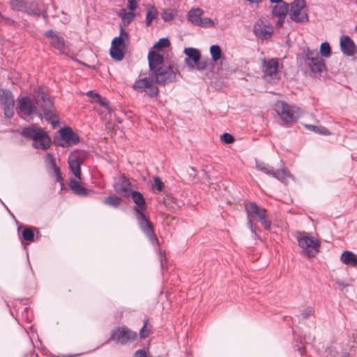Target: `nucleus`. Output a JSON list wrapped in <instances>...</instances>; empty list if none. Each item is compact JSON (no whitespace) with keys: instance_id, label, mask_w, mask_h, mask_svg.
<instances>
[{"instance_id":"obj_51","label":"nucleus","mask_w":357,"mask_h":357,"mask_svg":"<svg viewBox=\"0 0 357 357\" xmlns=\"http://www.w3.org/2000/svg\"><path fill=\"white\" fill-rule=\"evenodd\" d=\"M119 37H122L124 40H128V32L126 31L122 26L120 28V36Z\"/></svg>"},{"instance_id":"obj_44","label":"nucleus","mask_w":357,"mask_h":357,"mask_svg":"<svg viewBox=\"0 0 357 357\" xmlns=\"http://www.w3.org/2000/svg\"><path fill=\"white\" fill-rule=\"evenodd\" d=\"M47 157L49 159L50 164L53 171L56 169H59V167L56 165V160L54 158V155L52 153L47 152Z\"/></svg>"},{"instance_id":"obj_58","label":"nucleus","mask_w":357,"mask_h":357,"mask_svg":"<svg viewBox=\"0 0 357 357\" xmlns=\"http://www.w3.org/2000/svg\"><path fill=\"white\" fill-rule=\"evenodd\" d=\"M161 266H162V268L163 267V264L162 261H161Z\"/></svg>"},{"instance_id":"obj_35","label":"nucleus","mask_w":357,"mask_h":357,"mask_svg":"<svg viewBox=\"0 0 357 357\" xmlns=\"http://www.w3.org/2000/svg\"><path fill=\"white\" fill-rule=\"evenodd\" d=\"M158 16V11L154 6H152L148 10L146 16V26H149L152 21L155 19Z\"/></svg>"},{"instance_id":"obj_27","label":"nucleus","mask_w":357,"mask_h":357,"mask_svg":"<svg viewBox=\"0 0 357 357\" xmlns=\"http://www.w3.org/2000/svg\"><path fill=\"white\" fill-rule=\"evenodd\" d=\"M119 16L121 17L124 26L130 24L135 19V15L132 12H127L125 9H121L119 12Z\"/></svg>"},{"instance_id":"obj_19","label":"nucleus","mask_w":357,"mask_h":357,"mask_svg":"<svg viewBox=\"0 0 357 357\" xmlns=\"http://www.w3.org/2000/svg\"><path fill=\"white\" fill-rule=\"evenodd\" d=\"M83 160L76 154L72 153L68 157L69 168L73 175L78 179H81V165Z\"/></svg>"},{"instance_id":"obj_33","label":"nucleus","mask_w":357,"mask_h":357,"mask_svg":"<svg viewBox=\"0 0 357 357\" xmlns=\"http://www.w3.org/2000/svg\"><path fill=\"white\" fill-rule=\"evenodd\" d=\"M110 56L115 61H121L124 57V54L121 50V47H118L112 45L110 48Z\"/></svg>"},{"instance_id":"obj_55","label":"nucleus","mask_w":357,"mask_h":357,"mask_svg":"<svg viewBox=\"0 0 357 357\" xmlns=\"http://www.w3.org/2000/svg\"><path fill=\"white\" fill-rule=\"evenodd\" d=\"M298 351L300 353L301 355H303L305 352V347H298Z\"/></svg>"},{"instance_id":"obj_25","label":"nucleus","mask_w":357,"mask_h":357,"mask_svg":"<svg viewBox=\"0 0 357 357\" xmlns=\"http://www.w3.org/2000/svg\"><path fill=\"white\" fill-rule=\"evenodd\" d=\"M342 261L347 265L357 266V257L351 251H345L341 255Z\"/></svg>"},{"instance_id":"obj_31","label":"nucleus","mask_w":357,"mask_h":357,"mask_svg":"<svg viewBox=\"0 0 357 357\" xmlns=\"http://www.w3.org/2000/svg\"><path fill=\"white\" fill-rule=\"evenodd\" d=\"M153 326L149 323L148 319H144V326L139 331V336L141 339H145L152 333Z\"/></svg>"},{"instance_id":"obj_1","label":"nucleus","mask_w":357,"mask_h":357,"mask_svg":"<svg viewBox=\"0 0 357 357\" xmlns=\"http://www.w3.org/2000/svg\"><path fill=\"white\" fill-rule=\"evenodd\" d=\"M37 108L40 115L43 113L46 119L51 121L53 126L58 123V116L55 114L53 101L47 97L42 86L33 90V100L27 96L19 100L16 110L19 115L31 116L36 112Z\"/></svg>"},{"instance_id":"obj_4","label":"nucleus","mask_w":357,"mask_h":357,"mask_svg":"<svg viewBox=\"0 0 357 357\" xmlns=\"http://www.w3.org/2000/svg\"><path fill=\"white\" fill-rule=\"evenodd\" d=\"M245 208L248 218V227L253 234L257 236V227L253 226L252 219L258 220L266 230L271 229V220L268 217L266 209L259 206L255 202L247 203Z\"/></svg>"},{"instance_id":"obj_40","label":"nucleus","mask_w":357,"mask_h":357,"mask_svg":"<svg viewBox=\"0 0 357 357\" xmlns=\"http://www.w3.org/2000/svg\"><path fill=\"white\" fill-rule=\"evenodd\" d=\"M170 45V42L167 38H160L153 46L155 49H162L168 47Z\"/></svg>"},{"instance_id":"obj_26","label":"nucleus","mask_w":357,"mask_h":357,"mask_svg":"<svg viewBox=\"0 0 357 357\" xmlns=\"http://www.w3.org/2000/svg\"><path fill=\"white\" fill-rule=\"evenodd\" d=\"M25 13L29 15H36L40 16L41 14V10L38 6V4L36 1H33L31 2H27L26 3Z\"/></svg>"},{"instance_id":"obj_12","label":"nucleus","mask_w":357,"mask_h":357,"mask_svg":"<svg viewBox=\"0 0 357 357\" xmlns=\"http://www.w3.org/2000/svg\"><path fill=\"white\" fill-rule=\"evenodd\" d=\"M44 36L49 39L50 44L56 49L61 54H67L68 46L64 38L52 29L45 31Z\"/></svg>"},{"instance_id":"obj_36","label":"nucleus","mask_w":357,"mask_h":357,"mask_svg":"<svg viewBox=\"0 0 357 357\" xmlns=\"http://www.w3.org/2000/svg\"><path fill=\"white\" fill-rule=\"evenodd\" d=\"M210 52L211 54L212 59L214 61H218L222 54V51L219 45H213L210 47Z\"/></svg>"},{"instance_id":"obj_21","label":"nucleus","mask_w":357,"mask_h":357,"mask_svg":"<svg viewBox=\"0 0 357 357\" xmlns=\"http://www.w3.org/2000/svg\"><path fill=\"white\" fill-rule=\"evenodd\" d=\"M184 53L188 56V58L185 59L186 64L190 68L194 69L195 65L193 63L198 62L201 57L199 51L193 47H188L184 50Z\"/></svg>"},{"instance_id":"obj_3","label":"nucleus","mask_w":357,"mask_h":357,"mask_svg":"<svg viewBox=\"0 0 357 357\" xmlns=\"http://www.w3.org/2000/svg\"><path fill=\"white\" fill-rule=\"evenodd\" d=\"M129 195L131 196L133 202L136 204L134 211L141 230L152 243H158L153 225L144 214L147 204L143 195L139 191L132 190L130 192Z\"/></svg>"},{"instance_id":"obj_6","label":"nucleus","mask_w":357,"mask_h":357,"mask_svg":"<svg viewBox=\"0 0 357 357\" xmlns=\"http://www.w3.org/2000/svg\"><path fill=\"white\" fill-rule=\"evenodd\" d=\"M299 59L312 73H322L326 68L325 63L317 50L304 48L299 55Z\"/></svg>"},{"instance_id":"obj_28","label":"nucleus","mask_w":357,"mask_h":357,"mask_svg":"<svg viewBox=\"0 0 357 357\" xmlns=\"http://www.w3.org/2000/svg\"><path fill=\"white\" fill-rule=\"evenodd\" d=\"M34 231L38 234L39 229L36 227H24L22 232V238L25 241L33 242L34 241Z\"/></svg>"},{"instance_id":"obj_50","label":"nucleus","mask_w":357,"mask_h":357,"mask_svg":"<svg viewBox=\"0 0 357 357\" xmlns=\"http://www.w3.org/2000/svg\"><path fill=\"white\" fill-rule=\"evenodd\" d=\"M133 357H148V356L144 350L139 349L134 353Z\"/></svg>"},{"instance_id":"obj_43","label":"nucleus","mask_w":357,"mask_h":357,"mask_svg":"<svg viewBox=\"0 0 357 357\" xmlns=\"http://www.w3.org/2000/svg\"><path fill=\"white\" fill-rule=\"evenodd\" d=\"M153 188L156 189L158 192L162 191L164 188V183H162L160 177L155 176L154 178Z\"/></svg>"},{"instance_id":"obj_39","label":"nucleus","mask_w":357,"mask_h":357,"mask_svg":"<svg viewBox=\"0 0 357 357\" xmlns=\"http://www.w3.org/2000/svg\"><path fill=\"white\" fill-rule=\"evenodd\" d=\"M314 314V307L308 306L303 310V311L301 313V317L304 319H309L311 316H313Z\"/></svg>"},{"instance_id":"obj_38","label":"nucleus","mask_w":357,"mask_h":357,"mask_svg":"<svg viewBox=\"0 0 357 357\" xmlns=\"http://www.w3.org/2000/svg\"><path fill=\"white\" fill-rule=\"evenodd\" d=\"M161 17L165 22H169L173 20L175 17V13L172 10L163 9Z\"/></svg>"},{"instance_id":"obj_15","label":"nucleus","mask_w":357,"mask_h":357,"mask_svg":"<svg viewBox=\"0 0 357 357\" xmlns=\"http://www.w3.org/2000/svg\"><path fill=\"white\" fill-rule=\"evenodd\" d=\"M253 32L257 36L265 39L272 35L273 28L266 20L261 18L255 24Z\"/></svg>"},{"instance_id":"obj_59","label":"nucleus","mask_w":357,"mask_h":357,"mask_svg":"<svg viewBox=\"0 0 357 357\" xmlns=\"http://www.w3.org/2000/svg\"><path fill=\"white\" fill-rule=\"evenodd\" d=\"M356 30L357 31V24H356Z\"/></svg>"},{"instance_id":"obj_24","label":"nucleus","mask_w":357,"mask_h":357,"mask_svg":"<svg viewBox=\"0 0 357 357\" xmlns=\"http://www.w3.org/2000/svg\"><path fill=\"white\" fill-rule=\"evenodd\" d=\"M288 10V4L286 2H282L273 6L272 14L275 17H286Z\"/></svg>"},{"instance_id":"obj_2","label":"nucleus","mask_w":357,"mask_h":357,"mask_svg":"<svg viewBox=\"0 0 357 357\" xmlns=\"http://www.w3.org/2000/svg\"><path fill=\"white\" fill-rule=\"evenodd\" d=\"M149 75L151 80L148 77L140 78L135 81L132 88L139 93L146 92L151 98L157 97L159 93V89L153 84V80L160 85H165L176 80V74L170 66L158 68L149 72Z\"/></svg>"},{"instance_id":"obj_30","label":"nucleus","mask_w":357,"mask_h":357,"mask_svg":"<svg viewBox=\"0 0 357 357\" xmlns=\"http://www.w3.org/2000/svg\"><path fill=\"white\" fill-rule=\"evenodd\" d=\"M289 174V172L287 169L274 170L273 168H271L270 176H272L280 181H283Z\"/></svg>"},{"instance_id":"obj_56","label":"nucleus","mask_w":357,"mask_h":357,"mask_svg":"<svg viewBox=\"0 0 357 357\" xmlns=\"http://www.w3.org/2000/svg\"><path fill=\"white\" fill-rule=\"evenodd\" d=\"M271 3H281L283 1V0H270Z\"/></svg>"},{"instance_id":"obj_9","label":"nucleus","mask_w":357,"mask_h":357,"mask_svg":"<svg viewBox=\"0 0 357 357\" xmlns=\"http://www.w3.org/2000/svg\"><path fill=\"white\" fill-rule=\"evenodd\" d=\"M305 6L306 2L305 0H294L291 5L289 11L290 19L296 23H307L309 16L306 12L302 11Z\"/></svg>"},{"instance_id":"obj_53","label":"nucleus","mask_w":357,"mask_h":357,"mask_svg":"<svg viewBox=\"0 0 357 357\" xmlns=\"http://www.w3.org/2000/svg\"><path fill=\"white\" fill-rule=\"evenodd\" d=\"M278 17V20L276 22V26L278 28H280L284 24L285 17Z\"/></svg>"},{"instance_id":"obj_22","label":"nucleus","mask_w":357,"mask_h":357,"mask_svg":"<svg viewBox=\"0 0 357 357\" xmlns=\"http://www.w3.org/2000/svg\"><path fill=\"white\" fill-rule=\"evenodd\" d=\"M163 204L170 211L176 212L183 205V202L172 196L167 195L163 199Z\"/></svg>"},{"instance_id":"obj_29","label":"nucleus","mask_w":357,"mask_h":357,"mask_svg":"<svg viewBox=\"0 0 357 357\" xmlns=\"http://www.w3.org/2000/svg\"><path fill=\"white\" fill-rule=\"evenodd\" d=\"M121 201V198L117 195H109L103 200V204L112 208H117L120 206Z\"/></svg>"},{"instance_id":"obj_46","label":"nucleus","mask_w":357,"mask_h":357,"mask_svg":"<svg viewBox=\"0 0 357 357\" xmlns=\"http://www.w3.org/2000/svg\"><path fill=\"white\" fill-rule=\"evenodd\" d=\"M94 102L98 103L100 106L106 109L109 108V102L105 98H102L100 95H99V98L95 100Z\"/></svg>"},{"instance_id":"obj_47","label":"nucleus","mask_w":357,"mask_h":357,"mask_svg":"<svg viewBox=\"0 0 357 357\" xmlns=\"http://www.w3.org/2000/svg\"><path fill=\"white\" fill-rule=\"evenodd\" d=\"M193 64L195 65V68L197 69L198 70H204L207 66L206 62L202 61L200 59L198 62L194 63Z\"/></svg>"},{"instance_id":"obj_34","label":"nucleus","mask_w":357,"mask_h":357,"mask_svg":"<svg viewBox=\"0 0 357 357\" xmlns=\"http://www.w3.org/2000/svg\"><path fill=\"white\" fill-rule=\"evenodd\" d=\"M305 127L311 131H313L316 133L321 134L324 135H331V132L324 126H316L312 124L305 125Z\"/></svg>"},{"instance_id":"obj_16","label":"nucleus","mask_w":357,"mask_h":357,"mask_svg":"<svg viewBox=\"0 0 357 357\" xmlns=\"http://www.w3.org/2000/svg\"><path fill=\"white\" fill-rule=\"evenodd\" d=\"M340 49L342 53L349 56H354L356 52V45L348 36H342L340 40Z\"/></svg>"},{"instance_id":"obj_14","label":"nucleus","mask_w":357,"mask_h":357,"mask_svg":"<svg viewBox=\"0 0 357 357\" xmlns=\"http://www.w3.org/2000/svg\"><path fill=\"white\" fill-rule=\"evenodd\" d=\"M278 62L276 59H271L268 61L264 59L262 65V72L264 77L268 81L278 79Z\"/></svg>"},{"instance_id":"obj_11","label":"nucleus","mask_w":357,"mask_h":357,"mask_svg":"<svg viewBox=\"0 0 357 357\" xmlns=\"http://www.w3.org/2000/svg\"><path fill=\"white\" fill-rule=\"evenodd\" d=\"M204 14L202 9L199 8H192L187 13V18L189 22L196 26L201 27H212L214 26V22L210 18H202V15Z\"/></svg>"},{"instance_id":"obj_41","label":"nucleus","mask_w":357,"mask_h":357,"mask_svg":"<svg viewBox=\"0 0 357 357\" xmlns=\"http://www.w3.org/2000/svg\"><path fill=\"white\" fill-rule=\"evenodd\" d=\"M125 40L122 37H115L112 41V46L125 48Z\"/></svg>"},{"instance_id":"obj_5","label":"nucleus","mask_w":357,"mask_h":357,"mask_svg":"<svg viewBox=\"0 0 357 357\" xmlns=\"http://www.w3.org/2000/svg\"><path fill=\"white\" fill-rule=\"evenodd\" d=\"M21 135L26 139H32V145L37 149L45 150L52 144V140L47 132L42 128L35 125L23 128Z\"/></svg>"},{"instance_id":"obj_8","label":"nucleus","mask_w":357,"mask_h":357,"mask_svg":"<svg viewBox=\"0 0 357 357\" xmlns=\"http://www.w3.org/2000/svg\"><path fill=\"white\" fill-rule=\"evenodd\" d=\"M275 112L282 120L283 124L289 126L298 118L299 108L285 102L278 101L275 104Z\"/></svg>"},{"instance_id":"obj_48","label":"nucleus","mask_w":357,"mask_h":357,"mask_svg":"<svg viewBox=\"0 0 357 357\" xmlns=\"http://www.w3.org/2000/svg\"><path fill=\"white\" fill-rule=\"evenodd\" d=\"M56 178V181L63 185V178L62 177L60 169H56L53 171Z\"/></svg>"},{"instance_id":"obj_54","label":"nucleus","mask_w":357,"mask_h":357,"mask_svg":"<svg viewBox=\"0 0 357 357\" xmlns=\"http://www.w3.org/2000/svg\"><path fill=\"white\" fill-rule=\"evenodd\" d=\"M4 20H5V22L8 24H13V25L15 26L17 24L15 21L10 19V18H7V17L4 18Z\"/></svg>"},{"instance_id":"obj_10","label":"nucleus","mask_w":357,"mask_h":357,"mask_svg":"<svg viewBox=\"0 0 357 357\" xmlns=\"http://www.w3.org/2000/svg\"><path fill=\"white\" fill-rule=\"evenodd\" d=\"M137 338V333L131 331L128 327H118L111 333V337L109 340H113L117 344H126L130 341L135 340Z\"/></svg>"},{"instance_id":"obj_57","label":"nucleus","mask_w":357,"mask_h":357,"mask_svg":"<svg viewBox=\"0 0 357 357\" xmlns=\"http://www.w3.org/2000/svg\"><path fill=\"white\" fill-rule=\"evenodd\" d=\"M248 1L250 2V3H259L261 2L262 0H247Z\"/></svg>"},{"instance_id":"obj_7","label":"nucleus","mask_w":357,"mask_h":357,"mask_svg":"<svg viewBox=\"0 0 357 357\" xmlns=\"http://www.w3.org/2000/svg\"><path fill=\"white\" fill-rule=\"evenodd\" d=\"M296 238L299 247L307 257H314L319 252L320 241L307 232H298Z\"/></svg>"},{"instance_id":"obj_13","label":"nucleus","mask_w":357,"mask_h":357,"mask_svg":"<svg viewBox=\"0 0 357 357\" xmlns=\"http://www.w3.org/2000/svg\"><path fill=\"white\" fill-rule=\"evenodd\" d=\"M0 102L3 107L5 116L10 119L14 115L15 100L12 92L8 89L0 90Z\"/></svg>"},{"instance_id":"obj_37","label":"nucleus","mask_w":357,"mask_h":357,"mask_svg":"<svg viewBox=\"0 0 357 357\" xmlns=\"http://www.w3.org/2000/svg\"><path fill=\"white\" fill-rule=\"evenodd\" d=\"M320 54L322 56L328 58L331 54V50L328 43L324 42L321 43L320 47Z\"/></svg>"},{"instance_id":"obj_32","label":"nucleus","mask_w":357,"mask_h":357,"mask_svg":"<svg viewBox=\"0 0 357 357\" xmlns=\"http://www.w3.org/2000/svg\"><path fill=\"white\" fill-rule=\"evenodd\" d=\"M10 6L13 10L24 13L26 1L24 0H10Z\"/></svg>"},{"instance_id":"obj_49","label":"nucleus","mask_w":357,"mask_h":357,"mask_svg":"<svg viewBox=\"0 0 357 357\" xmlns=\"http://www.w3.org/2000/svg\"><path fill=\"white\" fill-rule=\"evenodd\" d=\"M88 97L91 98L93 102H95V100L99 98V93L94 92L93 91H89L86 93Z\"/></svg>"},{"instance_id":"obj_42","label":"nucleus","mask_w":357,"mask_h":357,"mask_svg":"<svg viewBox=\"0 0 357 357\" xmlns=\"http://www.w3.org/2000/svg\"><path fill=\"white\" fill-rule=\"evenodd\" d=\"M257 167L258 169H259L260 171L264 172L265 174H266L268 175H270V174L271 172V168L269 169L268 165H266L264 162H257Z\"/></svg>"},{"instance_id":"obj_20","label":"nucleus","mask_w":357,"mask_h":357,"mask_svg":"<svg viewBox=\"0 0 357 357\" xmlns=\"http://www.w3.org/2000/svg\"><path fill=\"white\" fill-rule=\"evenodd\" d=\"M148 61L149 66V72L164 66L163 61L164 58L162 55L156 53L154 51H150L148 55Z\"/></svg>"},{"instance_id":"obj_45","label":"nucleus","mask_w":357,"mask_h":357,"mask_svg":"<svg viewBox=\"0 0 357 357\" xmlns=\"http://www.w3.org/2000/svg\"><path fill=\"white\" fill-rule=\"evenodd\" d=\"M221 140L225 144H231L234 141V137L229 133H224L221 136Z\"/></svg>"},{"instance_id":"obj_18","label":"nucleus","mask_w":357,"mask_h":357,"mask_svg":"<svg viewBox=\"0 0 357 357\" xmlns=\"http://www.w3.org/2000/svg\"><path fill=\"white\" fill-rule=\"evenodd\" d=\"M62 139H63L67 146L77 144L79 142V136L75 134L71 128L65 127L59 130Z\"/></svg>"},{"instance_id":"obj_52","label":"nucleus","mask_w":357,"mask_h":357,"mask_svg":"<svg viewBox=\"0 0 357 357\" xmlns=\"http://www.w3.org/2000/svg\"><path fill=\"white\" fill-rule=\"evenodd\" d=\"M137 1L135 0L128 1V8L130 10H135L137 8Z\"/></svg>"},{"instance_id":"obj_17","label":"nucleus","mask_w":357,"mask_h":357,"mask_svg":"<svg viewBox=\"0 0 357 357\" xmlns=\"http://www.w3.org/2000/svg\"><path fill=\"white\" fill-rule=\"evenodd\" d=\"M130 182L125 174L121 175L119 181L114 185V189L116 193L128 197L130 190Z\"/></svg>"},{"instance_id":"obj_23","label":"nucleus","mask_w":357,"mask_h":357,"mask_svg":"<svg viewBox=\"0 0 357 357\" xmlns=\"http://www.w3.org/2000/svg\"><path fill=\"white\" fill-rule=\"evenodd\" d=\"M69 187L70 190L77 195L88 196L89 191L88 189L82 186L76 179L71 178L69 181Z\"/></svg>"}]
</instances>
